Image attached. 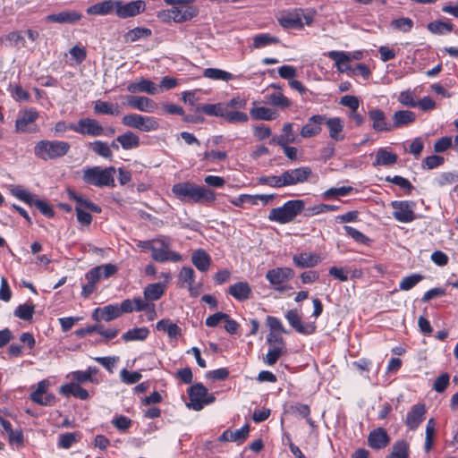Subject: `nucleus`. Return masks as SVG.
Segmentation results:
<instances>
[{"label": "nucleus", "instance_id": "nucleus-1", "mask_svg": "<svg viewBox=\"0 0 458 458\" xmlns=\"http://www.w3.org/2000/svg\"><path fill=\"white\" fill-rule=\"evenodd\" d=\"M171 191L177 199L184 203L209 205L216 200L214 191L191 182L175 183L172 186Z\"/></svg>", "mask_w": 458, "mask_h": 458}, {"label": "nucleus", "instance_id": "nucleus-2", "mask_svg": "<svg viewBox=\"0 0 458 458\" xmlns=\"http://www.w3.org/2000/svg\"><path fill=\"white\" fill-rule=\"evenodd\" d=\"M115 173L116 169L114 166H87L81 171V179L85 184L89 186L114 188L115 186Z\"/></svg>", "mask_w": 458, "mask_h": 458}, {"label": "nucleus", "instance_id": "nucleus-3", "mask_svg": "<svg viewBox=\"0 0 458 458\" xmlns=\"http://www.w3.org/2000/svg\"><path fill=\"white\" fill-rule=\"evenodd\" d=\"M71 148V145L64 140H42L36 143L34 154L42 160H53L64 157Z\"/></svg>", "mask_w": 458, "mask_h": 458}, {"label": "nucleus", "instance_id": "nucleus-4", "mask_svg": "<svg viewBox=\"0 0 458 458\" xmlns=\"http://www.w3.org/2000/svg\"><path fill=\"white\" fill-rule=\"evenodd\" d=\"M304 207L305 202L302 199L289 200L282 207L272 208L268 219L279 224H287L293 221L304 209Z\"/></svg>", "mask_w": 458, "mask_h": 458}, {"label": "nucleus", "instance_id": "nucleus-5", "mask_svg": "<svg viewBox=\"0 0 458 458\" xmlns=\"http://www.w3.org/2000/svg\"><path fill=\"white\" fill-rule=\"evenodd\" d=\"M173 240L165 235L155 238V249L152 253V259L160 263L178 262L182 260V256L176 251L171 250Z\"/></svg>", "mask_w": 458, "mask_h": 458}, {"label": "nucleus", "instance_id": "nucleus-6", "mask_svg": "<svg viewBox=\"0 0 458 458\" xmlns=\"http://www.w3.org/2000/svg\"><path fill=\"white\" fill-rule=\"evenodd\" d=\"M122 123L124 126L139 130L142 132L156 131L159 129V123L153 116H145L136 113L123 116Z\"/></svg>", "mask_w": 458, "mask_h": 458}, {"label": "nucleus", "instance_id": "nucleus-7", "mask_svg": "<svg viewBox=\"0 0 458 458\" xmlns=\"http://www.w3.org/2000/svg\"><path fill=\"white\" fill-rule=\"evenodd\" d=\"M188 394L190 402L187 403V407L197 411L215 401V397L212 394H208L207 387L201 383L192 385L188 389Z\"/></svg>", "mask_w": 458, "mask_h": 458}, {"label": "nucleus", "instance_id": "nucleus-8", "mask_svg": "<svg viewBox=\"0 0 458 458\" xmlns=\"http://www.w3.org/2000/svg\"><path fill=\"white\" fill-rule=\"evenodd\" d=\"M416 204L413 201L408 200H394L391 202V207L394 209V218L401 223H411L416 219L414 213Z\"/></svg>", "mask_w": 458, "mask_h": 458}, {"label": "nucleus", "instance_id": "nucleus-9", "mask_svg": "<svg viewBox=\"0 0 458 458\" xmlns=\"http://www.w3.org/2000/svg\"><path fill=\"white\" fill-rule=\"evenodd\" d=\"M69 130L91 137L104 134V128L99 122L89 117L80 119L77 123H70Z\"/></svg>", "mask_w": 458, "mask_h": 458}, {"label": "nucleus", "instance_id": "nucleus-10", "mask_svg": "<svg viewBox=\"0 0 458 458\" xmlns=\"http://www.w3.org/2000/svg\"><path fill=\"white\" fill-rule=\"evenodd\" d=\"M293 275V270L290 267H276L267 272L266 279L273 286L274 290L284 292L286 287L283 284L292 279Z\"/></svg>", "mask_w": 458, "mask_h": 458}, {"label": "nucleus", "instance_id": "nucleus-11", "mask_svg": "<svg viewBox=\"0 0 458 458\" xmlns=\"http://www.w3.org/2000/svg\"><path fill=\"white\" fill-rule=\"evenodd\" d=\"M38 117V113L34 108L21 111L15 122L16 131L21 133L36 131L35 122Z\"/></svg>", "mask_w": 458, "mask_h": 458}, {"label": "nucleus", "instance_id": "nucleus-12", "mask_svg": "<svg viewBox=\"0 0 458 458\" xmlns=\"http://www.w3.org/2000/svg\"><path fill=\"white\" fill-rule=\"evenodd\" d=\"M145 8L146 4L142 0H136L129 3L115 0L114 3V13L122 19L136 16L142 13Z\"/></svg>", "mask_w": 458, "mask_h": 458}, {"label": "nucleus", "instance_id": "nucleus-13", "mask_svg": "<svg viewBox=\"0 0 458 458\" xmlns=\"http://www.w3.org/2000/svg\"><path fill=\"white\" fill-rule=\"evenodd\" d=\"M285 318L290 326L301 335H311L316 331V324L314 322L304 323L301 320L297 310H290L285 313Z\"/></svg>", "mask_w": 458, "mask_h": 458}, {"label": "nucleus", "instance_id": "nucleus-14", "mask_svg": "<svg viewBox=\"0 0 458 458\" xmlns=\"http://www.w3.org/2000/svg\"><path fill=\"white\" fill-rule=\"evenodd\" d=\"M283 174L286 186L303 183L313 176L312 171L309 166H301L295 169L286 170Z\"/></svg>", "mask_w": 458, "mask_h": 458}, {"label": "nucleus", "instance_id": "nucleus-15", "mask_svg": "<svg viewBox=\"0 0 458 458\" xmlns=\"http://www.w3.org/2000/svg\"><path fill=\"white\" fill-rule=\"evenodd\" d=\"M427 409L425 404L417 403L407 412L405 425L413 431L416 430L425 419Z\"/></svg>", "mask_w": 458, "mask_h": 458}, {"label": "nucleus", "instance_id": "nucleus-16", "mask_svg": "<svg viewBox=\"0 0 458 458\" xmlns=\"http://www.w3.org/2000/svg\"><path fill=\"white\" fill-rule=\"evenodd\" d=\"M326 120V116L321 114H315L310 116L308 119L307 123H305L300 131V134L302 138H311L318 135L321 131V125L324 123Z\"/></svg>", "mask_w": 458, "mask_h": 458}, {"label": "nucleus", "instance_id": "nucleus-17", "mask_svg": "<svg viewBox=\"0 0 458 458\" xmlns=\"http://www.w3.org/2000/svg\"><path fill=\"white\" fill-rule=\"evenodd\" d=\"M127 104L131 107L145 113H154L157 109V104L153 99L143 96H129Z\"/></svg>", "mask_w": 458, "mask_h": 458}, {"label": "nucleus", "instance_id": "nucleus-18", "mask_svg": "<svg viewBox=\"0 0 458 458\" xmlns=\"http://www.w3.org/2000/svg\"><path fill=\"white\" fill-rule=\"evenodd\" d=\"M198 9L190 4H180L169 10V17L175 22H184L195 17Z\"/></svg>", "mask_w": 458, "mask_h": 458}, {"label": "nucleus", "instance_id": "nucleus-19", "mask_svg": "<svg viewBox=\"0 0 458 458\" xmlns=\"http://www.w3.org/2000/svg\"><path fill=\"white\" fill-rule=\"evenodd\" d=\"M121 316V310L116 304H109L103 308H97L92 313V318L96 321H111Z\"/></svg>", "mask_w": 458, "mask_h": 458}, {"label": "nucleus", "instance_id": "nucleus-20", "mask_svg": "<svg viewBox=\"0 0 458 458\" xmlns=\"http://www.w3.org/2000/svg\"><path fill=\"white\" fill-rule=\"evenodd\" d=\"M376 131H391L393 126L387 122L385 113L378 108H372L368 113Z\"/></svg>", "mask_w": 458, "mask_h": 458}, {"label": "nucleus", "instance_id": "nucleus-21", "mask_svg": "<svg viewBox=\"0 0 458 458\" xmlns=\"http://www.w3.org/2000/svg\"><path fill=\"white\" fill-rule=\"evenodd\" d=\"M322 260L317 253L301 252L293 257V264L300 268H310L317 266Z\"/></svg>", "mask_w": 458, "mask_h": 458}, {"label": "nucleus", "instance_id": "nucleus-22", "mask_svg": "<svg viewBox=\"0 0 458 458\" xmlns=\"http://www.w3.org/2000/svg\"><path fill=\"white\" fill-rule=\"evenodd\" d=\"M324 123L327 125L329 132V137L335 141H342L344 139V122L339 117H333L325 120Z\"/></svg>", "mask_w": 458, "mask_h": 458}, {"label": "nucleus", "instance_id": "nucleus-23", "mask_svg": "<svg viewBox=\"0 0 458 458\" xmlns=\"http://www.w3.org/2000/svg\"><path fill=\"white\" fill-rule=\"evenodd\" d=\"M301 13L302 10L299 9L292 13H283L278 18V22L285 29L301 28L303 25Z\"/></svg>", "mask_w": 458, "mask_h": 458}, {"label": "nucleus", "instance_id": "nucleus-24", "mask_svg": "<svg viewBox=\"0 0 458 458\" xmlns=\"http://www.w3.org/2000/svg\"><path fill=\"white\" fill-rule=\"evenodd\" d=\"M82 15L77 11H64L58 13H52L46 17L47 21L56 23H75L81 19Z\"/></svg>", "mask_w": 458, "mask_h": 458}, {"label": "nucleus", "instance_id": "nucleus-25", "mask_svg": "<svg viewBox=\"0 0 458 458\" xmlns=\"http://www.w3.org/2000/svg\"><path fill=\"white\" fill-rule=\"evenodd\" d=\"M368 441L370 447L382 449L388 445L390 438L384 428H378L369 433Z\"/></svg>", "mask_w": 458, "mask_h": 458}, {"label": "nucleus", "instance_id": "nucleus-26", "mask_svg": "<svg viewBox=\"0 0 458 458\" xmlns=\"http://www.w3.org/2000/svg\"><path fill=\"white\" fill-rule=\"evenodd\" d=\"M327 57L335 62V66L339 72H346L352 71V67L349 64V56L344 51L332 50L327 52Z\"/></svg>", "mask_w": 458, "mask_h": 458}, {"label": "nucleus", "instance_id": "nucleus-27", "mask_svg": "<svg viewBox=\"0 0 458 458\" xmlns=\"http://www.w3.org/2000/svg\"><path fill=\"white\" fill-rule=\"evenodd\" d=\"M166 290V284L164 283H154L148 284L143 291L144 298L148 302L159 300Z\"/></svg>", "mask_w": 458, "mask_h": 458}, {"label": "nucleus", "instance_id": "nucleus-28", "mask_svg": "<svg viewBox=\"0 0 458 458\" xmlns=\"http://www.w3.org/2000/svg\"><path fill=\"white\" fill-rule=\"evenodd\" d=\"M114 3L115 1L114 0H106L96 3L89 6L86 12L89 15H107L114 13Z\"/></svg>", "mask_w": 458, "mask_h": 458}, {"label": "nucleus", "instance_id": "nucleus-29", "mask_svg": "<svg viewBox=\"0 0 458 458\" xmlns=\"http://www.w3.org/2000/svg\"><path fill=\"white\" fill-rule=\"evenodd\" d=\"M228 293L237 301H242L249 299L251 288L247 282H238L229 287Z\"/></svg>", "mask_w": 458, "mask_h": 458}, {"label": "nucleus", "instance_id": "nucleus-30", "mask_svg": "<svg viewBox=\"0 0 458 458\" xmlns=\"http://www.w3.org/2000/svg\"><path fill=\"white\" fill-rule=\"evenodd\" d=\"M127 89L131 93L145 92L151 95H155L157 92L156 84L146 79H141L137 82L131 83L127 87Z\"/></svg>", "mask_w": 458, "mask_h": 458}, {"label": "nucleus", "instance_id": "nucleus-31", "mask_svg": "<svg viewBox=\"0 0 458 458\" xmlns=\"http://www.w3.org/2000/svg\"><path fill=\"white\" fill-rule=\"evenodd\" d=\"M191 261L201 272L207 271L211 264L210 256L201 249H199L192 253Z\"/></svg>", "mask_w": 458, "mask_h": 458}, {"label": "nucleus", "instance_id": "nucleus-32", "mask_svg": "<svg viewBox=\"0 0 458 458\" xmlns=\"http://www.w3.org/2000/svg\"><path fill=\"white\" fill-rule=\"evenodd\" d=\"M67 195H68V197L71 199L76 201V203H77L76 207H81V208H87L89 211H92L94 213H100L101 212V208L99 206H98L97 204L93 203L89 199H85L82 196L77 194L74 191H72L71 189H68L67 190Z\"/></svg>", "mask_w": 458, "mask_h": 458}, {"label": "nucleus", "instance_id": "nucleus-33", "mask_svg": "<svg viewBox=\"0 0 458 458\" xmlns=\"http://www.w3.org/2000/svg\"><path fill=\"white\" fill-rule=\"evenodd\" d=\"M116 141L126 150L136 148L140 144V137L130 131L119 135Z\"/></svg>", "mask_w": 458, "mask_h": 458}, {"label": "nucleus", "instance_id": "nucleus-34", "mask_svg": "<svg viewBox=\"0 0 458 458\" xmlns=\"http://www.w3.org/2000/svg\"><path fill=\"white\" fill-rule=\"evenodd\" d=\"M397 158L396 154L386 150V148H381L376 153V158L373 162V165H391L396 163Z\"/></svg>", "mask_w": 458, "mask_h": 458}, {"label": "nucleus", "instance_id": "nucleus-35", "mask_svg": "<svg viewBox=\"0 0 458 458\" xmlns=\"http://www.w3.org/2000/svg\"><path fill=\"white\" fill-rule=\"evenodd\" d=\"M250 114L252 119L272 121L277 118L278 113L271 108L259 106L253 107L250 110Z\"/></svg>", "mask_w": 458, "mask_h": 458}, {"label": "nucleus", "instance_id": "nucleus-36", "mask_svg": "<svg viewBox=\"0 0 458 458\" xmlns=\"http://www.w3.org/2000/svg\"><path fill=\"white\" fill-rule=\"evenodd\" d=\"M93 108L96 114H100L119 115L121 114L118 105L102 100H97Z\"/></svg>", "mask_w": 458, "mask_h": 458}, {"label": "nucleus", "instance_id": "nucleus-37", "mask_svg": "<svg viewBox=\"0 0 458 458\" xmlns=\"http://www.w3.org/2000/svg\"><path fill=\"white\" fill-rule=\"evenodd\" d=\"M205 78L214 81H228L233 80L235 76L229 72L218 68H207L203 71Z\"/></svg>", "mask_w": 458, "mask_h": 458}, {"label": "nucleus", "instance_id": "nucleus-38", "mask_svg": "<svg viewBox=\"0 0 458 458\" xmlns=\"http://www.w3.org/2000/svg\"><path fill=\"white\" fill-rule=\"evenodd\" d=\"M416 115L412 111L402 110L393 114V127H401L415 121Z\"/></svg>", "mask_w": 458, "mask_h": 458}, {"label": "nucleus", "instance_id": "nucleus-39", "mask_svg": "<svg viewBox=\"0 0 458 458\" xmlns=\"http://www.w3.org/2000/svg\"><path fill=\"white\" fill-rule=\"evenodd\" d=\"M148 335L149 330L147 327H134L125 332L122 335V339L124 342L143 341L148 336Z\"/></svg>", "mask_w": 458, "mask_h": 458}, {"label": "nucleus", "instance_id": "nucleus-40", "mask_svg": "<svg viewBox=\"0 0 458 458\" xmlns=\"http://www.w3.org/2000/svg\"><path fill=\"white\" fill-rule=\"evenodd\" d=\"M282 131L283 133L279 137L273 139L274 142H276L278 145H286L295 142L296 139L293 134V124L292 123L284 124Z\"/></svg>", "mask_w": 458, "mask_h": 458}, {"label": "nucleus", "instance_id": "nucleus-41", "mask_svg": "<svg viewBox=\"0 0 458 458\" xmlns=\"http://www.w3.org/2000/svg\"><path fill=\"white\" fill-rule=\"evenodd\" d=\"M90 149L98 156L106 159H112L113 152L107 142L102 140H95L89 143Z\"/></svg>", "mask_w": 458, "mask_h": 458}, {"label": "nucleus", "instance_id": "nucleus-42", "mask_svg": "<svg viewBox=\"0 0 458 458\" xmlns=\"http://www.w3.org/2000/svg\"><path fill=\"white\" fill-rule=\"evenodd\" d=\"M157 329L166 332L171 338H177L181 335V328L169 319H161L157 323Z\"/></svg>", "mask_w": 458, "mask_h": 458}, {"label": "nucleus", "instance_id": "nucleus-43", "mask_svg": "<svg viewBox=\"0 0 458 458\" xmlns=\"http://www.w3.org/2000/svg\"><path fill=\"white\" fill-rule=\"evenodd\" d=\"M98 372V369L96 367H89L88 369L84 371L77 370L72 372V377L78 383H86L89 381L97 383L98 381L93 378V376H95Z\"/></svg>", "mask_w": 458, "mask_h": 458}, {"label": "nucleus", "instance_id": "nucleus-44", "mask_svg": "<svg viewBox=\"0 0 458 458\" xmlns=\"http://www.w3.org/2000/svg\"><path fill=\"white\" fill-rule=\"evenodd\" d=\"M61 393L65 395L72 394L81 400H87L89 398V392L80 386L78 384L65 385L61 387Z\"/></svg>", "mask_w": 458, "mask_h": 458}, {"label": "nucleus", "instance_id": "nucleus-45", "mask_svg": "<svg viewBox=\"0 0 458 458\" xmlns=\"http://www.w3.org/2000/svg\"><path fill=\"white\" fill-rule=\"evenodd\" d=\"M258 182L259 184L267 185L273 188H282L286 186L283 173L280 175L260 176L258 178Z\"/></svg>", "mask_w": 458, "mask_h": 458}, {"label": "nucleus", "instance_id": "nucleus-46", "mask_svg": "<svg viewBox=\"0 0 458 458\" xmlns=\"http://www.w3.org/2000/svg\"><path fill=\"white\" fill-rule=\"evenodd\" d=\"M409 444L405 440H398L394 443L388 458H408Z\"/></svg>", "mask_w": 458, "mask_h": 458}, {"label": "nucleus", "instance_id": "nucleus-47", "mask_svg": "<svg viewBox=\"0 0 458 458\" xmlns=\"http://www.w3.org/2000/svg\"><path fill=\"white\" fill-rule=\"evenodd\" d=\"M226 108L227 106H225V104L218 103L203 105L199 109L208 115H215L224 118Z\"/></svg>", "mask_w": 458, "mask_h": 458}, {"label": "nucleus", "instance_id": "nucleus-48", "mask_svg": "<svg viewBox=\"0 0 458 458\" xmlns=\"http://www.w3.org/2000/svg\"><path fill=\"white\" fill-rule=\"evenodd\" d=\"M179 281L181 286L187 284L188 289L191 291L192 284L195 281V272L190 267H183L179 273Z\"/></svg>", "mask_w": 458, "mask_h": 458}, {"label": "nucleus", "instance_id": "nucleus-49", "mask_svg": "<svg viewBox=\"0 0 458 458\" xmlns=\"http://www.w3.org/2000/svg\"><path fill=\"white\" fill-rule=\"evenodd\" d=\"M9 46L14 47L18 49L26 47V40L21 31H13L4 37Z\"/></svg>", "mask_w": 458, "mask_h": 458}, {"label": "nucleus", "instance_id": "nucleus-50", "mask_svg": "<svg viewBox=\"0 0 458 458\" xmlns=\"http://www.w3.org/2000/svg\"><path fill=\"white\" fill-rule=\"evenodd\" d=\"M453 25L441 21H435L428 24V30L434 34H447L453 30Z\"/></svg>", "mask_w": 458, "mask_h": 458}, {"label": "nucleus", "instance_id": "nucleus-51", "mask_svg": "<svg viewBox=\"0 0 458 458\" xmlns=\"http://www.w3.org/2000/svg\"><path fill=\"white\" fill-rule=\"evenodd\" d=\"M224 119L231 123H246L249 120V116L243 112H240L238 110H231L227 107Z\"/></svg>", "mask_w": 458, "mask_h": 458}, {"label": "nucleus", "instance_id": "nucleus-52", "mask_svg": "<svg viewBox=\"0 0 458 458\" xmlns=\"http://www.w3.org/2000/svg\"><path fill=\"white\" fill-rule=\"evenodd\" d=\"M413 21L407 17L393 20L390 23L392 29L403 32H409L413 28Z\"/></svg>", "mask_w": 458, "mask_h": 458}, {"label": "nucleus", "instance_id": "nucleus-53", "mask_svg": "<svg viewBox=\"0 0 458 458\" xmlns=\"http://www.w3.org/2000/svg\"><path fill=\"white\" fill-rule=\"evenodd\" d=\"M458 182V174L453 172H445L434 179V183L438 187L452 184Z\"/></svg>", "mask_w": 458, "mask_h": 458}, {"label": "nucleus", "instance_id": "nucleus-54", "mask_svg": "<svg viewBox=\"0 0 458 458\" xmlns=\"http://www.w3.org/2000/svg\"><path fill=\"white\" fill-rule=\"evenodd\" d=\"M284 349L282 346H270L264 358V362L268 366L275 365L284 353Z\"/></svg>", "mask_w": 458, "mask_h": 458}, {"label": "nucleus", "instance_id": "nucleus-55", "mask_svg": "<svg viewBox=\"0 0 458 458\" xmlns=\"http://www.w3.org/2000/svg\"><path fill=\"white\" fill-rule=\"evenodd\" d=\"M35 306L33 304L19 305L14 310V315L23 320H30L34 314Z\"/></svg>", "mask_w": 458, "mask_h": 458}, {"label": "nucleus", "instance_id": "nucleus-56", "mask_svg": "<svg viewBox=\"0 0 458 458\" xmlns=\"http://www.w3.org/2000/svg\"><path fill=\"white\" fill-rule=\"evenodd\" d=\"M423 279V276L420 274H412L405 276L402 279L399 284V288L402 291H409L413 288L418 283Z\"/></svg>", "mask_w": 458, "mask_h": 458}, {"label": "nucleus", "instance_id": "nucleus-57", "mask_svg": "<svg viewBox=\"0 0 458 458\" xmlns=\"http://www.w3.org/2000/svg\"><path fill=\"white\" fill-rule=\"evenodd\" d=\"M30 206L36 207L44 216L47 217H53L55 211L52 207L44 200L39 199L36 195L34 196Z\"/></svg>", "mask_w": 458, "mask_h": 458}, {"label": "nucleus", "instance_id": "nucleus-58", "mask_svg": "<svg viewBox=\"0 0 458 458\" xmlns=\"http://www.w3.org/2000/svg\"><path fill=\"white\" fill-rule=\"evenodd\" d=\"M150 35L151 30L149 29L137 27L127 32L126 38L127 40L134 42L139 40L140 38H148Z\"/></svg>", "mask_w": 458, "mask_h": 458}, {"label": "nucleus", "instance_id": "nucleus-59", "mask_svg": "<svg viewBox=\"0 0 458 458\" xmlns=\"http://www.w3.org/2000/svg\"><path fill=\"white\" fill-rule=\"evenodd\" d=\"M274 199V195H248L242 194L240 196V199L242 202H249L251 205H257L258 200H261L264 204H267L268 201Z\"/></svg>", "mask_w": 458, "mask_h": 458}, {"label": "nucleus", "instance_id": "nucleus-60", "mask_svg": "<svg viewBox=\"0 0 458 458\" xmlns=\"http://www.w3.org/2000/svg\"><path fill=\"white\" fill-rule=\"evenodd\" d=\"M30 398L33 403L43 406L51 405L55 399L53 394H30Z\"/></svg>", "mask_w": 458, "mask_h": 458}, {"label": "nucleus", "instance_id": "nucleus-61", "mask_svg": "<svg viewBox=\"0 0 458 458\" xmlns=\"http://www.w3.org/2000/svg\"><path fill=\"white\" fill-rule=\"evenodd\" d=\"M30 398L33 403L43 406L51 405L55 399L53 394H30Z\"/></svg>", "mask_w": 458, "mask_h": 458}, {"label": "nucleus", "instance_id": "nucleus-62", "mask_svg": "<svg viewBox=\"0 0 458 458\" xmlns=\"http://www.w3.org/2000/svg\"><path fill=\"white\" fill-rule=\"evenodd\" d=\"M278 39L268 34H259L253 38V47L261 48L272 43H277Z\"/></svg>", "mask_w": 458, "mask_h": 458}, {"label": "nucleus", "instance_id": "nucleus-63", "mask_svg": "<svg viewBox=\"0 0 458 458\" xmlns=\"http://www.w3.org/2000/svg\"><path fill=\"white\" fill-rule=\"evenodd\" d=\"M444 162H445V158L443 157H440L437 155H432V156L427 157L422 161L421 165L424 169H434V168H437V167L440 166L441 165H443Z\"/></svg>", "mask_w": 458, "mask_h": 458}, {"label": "nucleus", "instance_id": "nucleus-64", "mask_svg": "<svg viewBox=\"0 0 458 458\" xmlns=\"http://www.w3.org/2000/svg\"><path fill=\"white\" fill-rule=\"evenodd\" d=\"M344 229L347 235L352 237L355 242L359 243L365 244L369 241V239L365 234H363L361 232H360L354 227L344 225Z\"/></svg>", "mask_w": 458, "mask_h": 458}]
</instances>
